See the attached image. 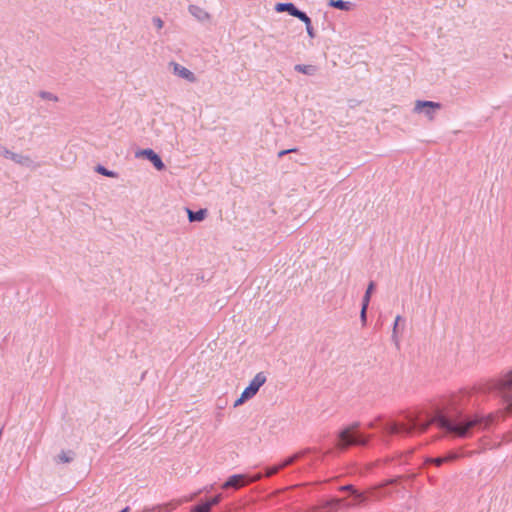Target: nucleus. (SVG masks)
<instances>
[{"label":"nucleus","mask_w":512,"mask_h":512,"mask_svg":"<svg viewBox=\"0 0 512 512\" xmlns=\"http://www.w3.org/2000/svg\"><path fill=\"white\" fill-rule=\"evenodd\" d=\"M478 393L493 394L500 399L502 407L495 412H471L473 392L461 390L443 397L439 403L416 409L396 418L378 416L370 426L378 428L382 439L390 443L394 436L411 437L425 432L434 425L443 436L462 439L481 429H490L512 416V368L497 379H490L479 387Z\"/></svg>","instance_id":"f257e3e1"},{"label":"nucleus","mask_w":512,"mask_h":512,"mask_svg":"<svg viewBox=\"0 0 512 512\" xmlns=\"http://www.w3.org/2000/svg\"><path fill=\"white\" fill-rule=\"evenodd\" d=\"M378 419L370 421L365 428L359 421H354L340 428L332 445L325 451L306 448L295 452L279 462L261 467L258 471L233 474L221 485L224 490H237L247 484L280 475L295 480L313 472L326 456L339 455L350 448L365 450L377 445L388 446V439H382L378 428L370 425Z\"/></svg>","instance_id":"f03ea898"},{"label":"nucleus","mask_w":512,"mask_h":512,"mask_svg":"<svg viewBox=\"0 0 512 512\" xmlns=\"http://www.w3.org/2000/svg\"><path fill=\"white\" fill-rule=\"evenodd\" d=\"M466 455V452L462 449H453L435 457L424 456L422 458V469L428 471L432 467H440L443 464L453 463Z\"/></svg>","instance_id":"7ed1b4c3"},{"label":"nucleus","mask_w":512,"mask_h":512,"mask_svg":"<svg viewBox=\"0 0 512 512\" xmlns=\"http://www.w3.org/2000/svg\"><path fill=\"white\" fill-rule=\"evenodd\" d=\"M443 107L442 103L430 100H416L414 113L424 114L429 120H433L435 114Z\"/></svg>","instance_id":"20e7f679"},{"label":"nucleus","mask_w":512,"mask_h":512,"mask_svg":"<svg viewBox=\"0 0 512 512\" xmlns=\"http://www.w3.org/2000/svg\"><path fill=\"white\" fill-rule=\"evenodd\" d=\"M135 157L149 161L157 171L166 169L161 156L156 153L152 148L139 149L135 152Z\"/></svg>","instance_id":"39448f33"},{"label":"nucleus","mask_w":512,"mask_h":512,"mask_svg":"<svg viewBox=\"0 0 512 512\" xmlns=\"http://www.w3.org/2000/svg\"><path fill=\"white\" fill-rule=\"evenodd\" d=\"M267 377L263 372L257 373L254 378L249 382L248 386L242 391L244 397L252 399L259 389L265 384Z\"/></svg>","instance_id":"423d86ee"},{"label":"nucleus","mask_w":512,"mask_h":512,"mask_svg":"<svg viewBox=\"0 0 512 512\" xmlns=\"http://www.w3.org/2000/svg\"><path fill=\"white\" fill-rule=\"evenodd\" d=\"M274 10L277 13H288L290 16H293L297 19H302L306 17V12L300 10L294 3L292 2H278L274 6Z\"/></svg>","instance_id":"0eeeda50"},{"label":"nucleus","mask_w":512,"mask_h":512,"mask_svg":"<svg viewBox=\"0 0 512 512\" xmlns=\"http://www.w3.org/2000/svg\"><path fill=\"white\" fill-rule=\"evenodd\" d=\"M0 156H3L6 159H10L13 162L25 167H30L33 164V160L29 156L14 153L2 145H0Z\"/></svg>","instance_id":"6e6552de"},{"label":"nucleus","mask_w":512,"mask_h":512,"mask_svg":"<svg viewBox=\"0 0 512 512\" xmlns=\"http://www.w3.org/2000/svg\"><path fill=\"white\" fill-rule=\"evenodd\" d=\"M171 65L173 66V73L175 75H177L178 77L185 79L191 83L196 81L195 74L192 71H190L189 69H187L186 67H184L176 62H171Z\"/></svg>","instance_id":"1a4fd4ad"},{"label":"nucleus","mask_w":512,"mask_h":512,"mask_svg":"<svg viewBox=\"0 0 512 512\" xmlns=\"http://www.w3.org/2000/svg\"><path fill=\"white\" fill-rule=\"evenodd\" d=\"M187 214H188V220L193 222H202L206 219L208 215V210L206 208H200L196 211L191 210L189 208H186Z\"/></svg>","instance_id":"9d476101"},{"label":"nucleus","mask_w":512,"mask_h":512,"mask_svg":"<svg viewBox=\"0 0 512 512\" xmlns=\"http://www.w3.org/2000/svg\"><path fill=\"white\" fill-rule=\"evenodd\" d=\"M327 5L341 11H350L355 7L354 3L345 0H328Z\"/></svg>","instance_id":"9b49d317"},{"label":"nucleus","mask_w":512,"mask_h":512,"mask_svg":"<svg viewBox=\"0 0 512 512\" xmlns=\"http://www.w3.org/2000/svg\"><path fill=\"white\" fill-rule=\"evenodd\" d=\"M223 499L222 493H217L209 498L200 501L199 503L208 511L211 512L214 506H217Z\"/></svg>","instance_id":"f8f14e48"},{"label":"nucleus","mask_w":512,"mask_h":512,"mask_svg":"<svg viewBox=\"0 0 512 512\" xmlns=\"http://www.w3.org/2000/svg\"><path fill=\"white\" fill-rule=\"evenodd\" d=\"M188 10L200 22L210 19V14L197 5H189Z\"/></svg>","instance_id":"ddd939ff"},{"label":"nucleus","mask_w":512,"mask_h":512,"mask_svg":"<svg viewBox=\"0 0 512 512\" xmlns=\"http://www.w3.org/2000/svg\"><path fill=\"white\" fill-rule=\"evenodd\" d=\"M377 284L375 281H369L366 291L362 297L361 306H364V309H367L371 300L373 293L376 291Z\"/></svg>","instance_id":"4468645a"},{"label":"nucleus","mask_w":512,"mask_h":512,"mask_svg":"<svg viewBox=\"0 0 512 512\" xmlns=\"http://www.w3.org/2000/svg\"><path fill=\"white\" fill-rule=\"evenodd\" d=\"M180 502L170 501L167 503L157 504L152 507L151 512H171L179 506Z\"/></svg>","instance_id":"2eb2a0df"},{"label":"nucleus","mask_w":512,"mask_h":512,"mask_svg":"<svg viewBox=\"0 0 512 512\" xmlns=\"http://www.w3.org/2000/svg\"><path fill=\"white\" fill-rule=\"evenodd\" d=\"M75 452L73 450H68V451H64L62 450L56 457H55V462L60 464V463H63V464H66V463H70L74 460L75 458Z\"/></svg>","instance_id":"dca6fc26"},{"label":"nucleus","mask_w":512,"mask_h":512,"mask_svg":"<svg viewBox=\"0 0 512 512\" xmlns=\"http://www.w3.org/2000/svg\"><path fill=\"white\" fill-rule=\"evenodd\" d=\"M294 70L298 73L313 76L316 74L318 68L315 65L296 64Z\"/></svg>","instance_id":"f3484780"},{"label":"nucleus","mask_w":512,"mask_h":512,"mask_svg":"<svg viewBox=\"0 0 512 512\" xmlns=\"http://www.w3.org/2000/svg\"><path fill=\"white\" fill-rule=\"evenodd\" d=\"M94 171L100 175H103V176H106V177H109V178H118V173L116 171H113V170H109L107 169L104 165L102 164H97L95 167H94Z\"/></svg>","instance_id":"a211bd4d"},{"label":"nucleus","mask_w":512,"mask_h":512,"mask_svg":"<svg viewBox=\"0 0 512 512\" xmlns=\"http://www.w3.org/2000/svg\"><path fill=\"white\" fill-rule=\"evenodd\" d=\"M299 20L305 24L308 36L311 39H314L316 37V31H315V29H314V27L312 25L311 18L306 14V17H304L302 19H299Z\"/></svg>","instance_id":"6ab92c4d"},{"label":"nucleus","mask_w":512,"mask_h":512,"mask_svg":"<svg viewBox=\"0 0 512 512\" xmlns=\"http://www.w3.org/2000/svg\"><path fill=\"white\" fill-rule=\"evenodd\" d=\"M400 322H404V318L400 315H397L394 320L393 331H392V339L394 340L396 345H398L397 331H398V326H399Z\"/></svg>","instance_id":"aec40b11"},{"label":"nucleus","mask_w":512,"mask_h":512,"mask_svg":"<svg viewBox=\"0 0 512 512\" xmlns=\"http://www.w3.org/2000/svg\"><path fill=\"white\" fill-rule=\"evenodd\" d=\"M204 490L206 492H212L214 490V484L212 485H209V486H206L204 488ZM203 489H199L198 491H196L195 493H192L188 499H186V501H192L194 499H196L201 493H202Z\"/></svg>","instance_id":"412c9836"},{"label":"nucleus","mask_w":512,"mask_h":512,"mask_svg":"<svg viewBox=\"0 0 512 512\" xmlns=\"http://www.w3.org/2000/svg\"><path fill=\"white\" fill-rule=\"evenodd\" d=\"M39 96L44 100H50V101H58V97L48 91H40Z\"/></svg>","instance_id":"4be33fe9"},{"label":"nucleus","mask_w":512,"mask_h":512,"mask_svg":"<svg viewBox=\"0 0 512 512\" xmlns=\"http://www.w3.org/2000/svg\"><path fill=\"white\" fill-rule=\"evenodd\" d=\"M298 151H299V149L297 147H294V148H291V149L280 150L278 152V157L282 158V157H284L285 155H287L289 153H295V152H298Z\"/></svg>","instance_id":"5701e85b"},{"label":"nucleus","mask_w":512,"mask_h":512,"mask_svg":"<svg viewBox=\"0 0 512 512\" xmlns=\"http://www.w3.org/2000/svg\"><path fill=\"white\" fill-rule=\"evenodd\" d=\"M190 512H208L199 502L192 505Z\"/></svg>","instance_id":"b1692460"},{"label":"nucleus","mask_w":512,"mask_h":512,"mask_svg":"<svg viewBox=\"0 0 512 512\" xmlns=\"http://www.w3.org/2000/svg\"><path fill=\"white\" fill-rule=\"evenodd\" d=\"M248 400H250V399L248 397H244V394L241 393L240 397L235 400L234 407H238V406L244 404L245 402H247Z\"/></svg>","instance_id":"393cba45"},{"label":"nucleus","mask_w":512,"mask_h":512,"mask_svg":"<svg viewBox=\"0 0 512 512\" xmlns=\"http://www.w3.org/2000/svg\"><path fill=\"white\" fill-rule=\"evenodd\" d=\"M360 318L362 324L365 325L367 322V309H364V306H361Z\"/></svg>","instance_id":"a878e982"},{"label":"nucleus","mask_w":512,"mask_h":512,"mask_svg":"<svg viewBox=\"0 0 512 512\" xmlns=\"http://www.w3.org/2000/svg\"><path fill=\"white\" fill-rule=\"evenodd\" d=\"M153 23L154 25L158 28V29H161L164 25V22L162 21V19L160 17H153Z\"/></svg>","instance_id":"bb28decb"},{"label":"nucleus","mask_w":512,"mask_h":512,"mask_svg":"<svg viewBox=\"0 0 512 512\" xmlns=\"http://www.w3.org/2000/svg\"><path fill=\"white\" fill-rule=\"evenodd\" d=\"M119 512H130V507L126 506L122 510H120Z\"/></svg>","instance_id":"cd10ccee"},{"label":"nucleus","mask_w":512,"mask_h":512,"mask_svg":"<svg viewBox=\"0 0 512 512\" xmlns=\"http://www.w3.org/2000/svg\"><path fill=\"white\" fill-rule=\"evenodd\" d=\"M400 462L403 463V462H407V456H405V459L402 460V457L400 458Z\"/></svg>","instance_id":"c85d7f7f"},{"label":"nucleus","mask_w":512,"mask_h":512,"mask_svg":"<svg viewBox=\"0 0 512 512\" xmlns=\"http://www.w3.org/2000/svg\"><path fill=\"white\" fill-rule=\"evenodd\" d=\"M323 18H324L325 20L327 19V13H324Z\"/></svg>","instance_id":"c756f323"}]
</instances>
